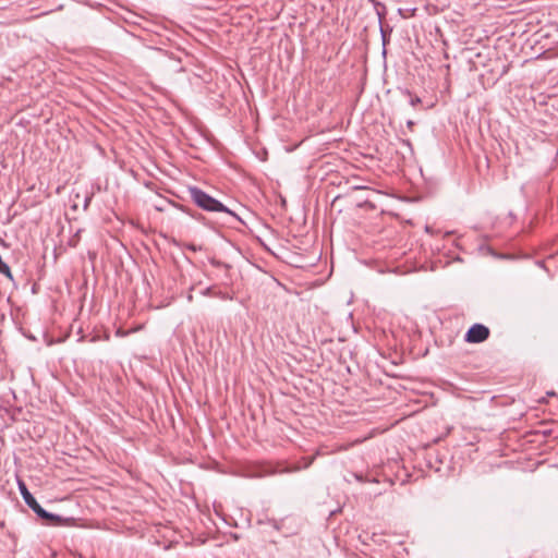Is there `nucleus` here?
Returning a JSON list of instances; mask_svg holds the SVG:
<instances>
[{
    "instance_id": "20e7f679",
    "label": "nucleus",
    "mask_w": 558,
    "mask_h": 558,
    "mask_svg": "<svg viewBox=\"0 0 558 558\" xmlns=\"http://www.w3.org/2000/svg\"><path fill=\"white\" fill-rule=\"evenodd\" d=\"M0 274L4 275L10 280H13V275L11 272V269L4 262H2L0 264Z\"/></svg>"
},
{
    "instance_id": "0eeeda50",
    "label": "nucleus",
    "mask_w": 558,
    "mask_h": 558,
    "mask_svg": "<svg viewBox=\"0 0 558 558\" xmlns=\"http://www.w3.org/2000/svg\"><path fill=\"white\" fill-rule=\"evenodd\" d=\"M355 478H356L357 481H360V482H362V481H363L362 475H359V474H355Z\"/></svg>"
},
{
    "instance_id": "6e6552de",
    "label": "nucleus",
    "mask_w": 558,
    "mask_h": 558,
    "mask_svg": "<svg viewBox=\"0 0 558 558\" xmlns=\"http://www.w3.org/2000/svg\"><path fill=\"white\" fill-rule=\"evenodd\" d=\"M413 125H414V122H413V121H411V120H410V121H408V126H409L410 129H412V126H413Z\"/></svg>"
},
{
    "instance_id": "39448f33",
    "label": "nucleus",
    "mask_w": 558,
    "mask_h": 558,
    "mask_svg": "<svg viewBox=\"0 0 558 558\" xmlns=\"http://www.w3.org/2000/svg\"><path fill=\"white\" fill-rule=\"evenodd\" d=\"M407 95L410 97V105L412 107H415L421 102V98L417 96H412L409 92H407Z\"/></svg>"
},
{
    "instance_id": "7ed1b4c3",
    "label": "nucleus",
    "mask_w": 558,
    "mask_h": 558,
    "mask_svg": "<svg viewBox=\"0 0 558 558\" xmlns=\"http://www.w3.org/2000/svg\"><path fill=\"white\" fill-rule=\"evenodd\" d=\"M489 337V329L482 324H474L465 333V341L469 343H481Z\"/></svg>"
},
{
    "instance_id": "f03ea898",
    "label": "nucleus",
    "mask_w": 558,
    "mask_h": 558,
    "mask_svg": "<svg viewBox=\"0 0 558 558\" xmlns=\"http://www.w3.org/2000/svg\"><path fill=\"white\" fill-rule=\"evenodd\" d=\"M191 199L201 208L208 211H221L235 217L234 213L227 208L222 203L215 199L201 189L193 186L189 189Z\"/></svg>"
},
{
    "instance_id": "f257e3e1",
    "label": "nucleus",
    "mask_w": 558,
    "mask_h": 558,
    "mask_svg": "<svg viewBox=\"0 0 558 558\" xmlns=\"http://www.w3.org/2000/svg\"><path fill=\"white\" fill-rule=\"evenodd\" d=\"M20 492L25 504L43 520L50 525H71L74 522L72 518H61L57 514L46 511L35 499V497L28 492L26 485L23 482L19 483Z\"/></svg>"
},
{
    "instance_id": "423d86ee",
    "label": "nucleus",
    "mask_w": 558,
    "mask_h": 558,
    "mask_svg": "<svg viewBox=\"0 0 558 558\" xmlns=\"http://www.w3.org/2000/svg\"><path fill=\"white\" fill-rule=\"evenodd\" d=\"M186 247H187L189 250L193 251V252H196V251L199 248V247H197V246H196V245H194V244H189Z\"/></svg>"
}]
</instances>
